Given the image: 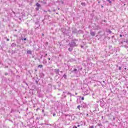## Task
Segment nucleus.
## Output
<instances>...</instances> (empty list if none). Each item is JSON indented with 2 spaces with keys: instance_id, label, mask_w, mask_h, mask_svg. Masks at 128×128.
I'll return each instance as SVG.
<instances>
[{
  "instance_id": "1",
  "label": "nucleus",
  "mask_w": 128,
  "mask_h": 128,
  "mask_svg": "<svg viewBox=\"0 0 128 128\" xmlns=\"http://www.w3.org/2000/svg\"><path fill=\"white\" fill-rule=\"evenodd\" d=\"M68 46H69L70 48H74V46H76V44L72 40L68 43Z\"/></svg>"
},
{
  "instance_id": "2",
  "label": "nucleus",
  "mask_w": 128,
  "mask_h": 128,
  "mask_svg": "<svg viewBox=\"0 0 128 128\" xmlns=\"http://www.w3.org/2000/svg\"><path fill=\"white\" fill-rule=\"evenodd\" d=\"M72 72L75 74H78V70L76 68H74V70L72 71Z\"/></svg>"
},
{
  "instance_id": "3",
  "label": "nucleus",
  "mask_w": 128,
  "mask_h": 128,
  "mask_svg": "<svg viewBox=\"0 0 128 128\" xmlns=\"http://www.w3.org/2000/svg\"><path fill=\"white\" fill-rule=\"evenodd\" d=\"M54 72L56 74H60V69H55Z\"/></svg>"
},
{
  "instance_id": "4",
  "label": "nucleus",
  "mask_w": 128,
  "mask_h": 128,
  "mask_svg": "<svg viewBox=\"0 0 128 128\" xmlns=\"http://www.w3.org/2000/svg\"><path fill=\"white\" fill-rule=\"evenodd\" d=\"M81 108H86V104L84 102H82V104Z\"/></svg>"
},
{
  "instance_id": "5",
  "label": "nucleus",
  "mask_w": 128,
  "mask_h": 128,
  "mask_svg": "<svg viewBox=\"0 0 128 128\" xmlns=\"http://www.w3.org/2000/svg\"><path fill=\"white\" fill-rule=\"evenodd\" d=\"M90 34L92 36H96V32H94L92 31L90 32Z\"/></svg>"
},
{
  "instance_id": "6",
  "label": "nucleus",
  "mask_w": 128,
  "mask_h": 128,
  "mask_svg": "<svg viewBox=\"0 0 128 128\" xmlns=\"http://www.w3.org/2000/svg\"><path fill=\"white\" fill-rule=\"evenodd\" d=\"M72 32L73 34H76V32H78V30H76V28H74L72 30Z\"/></svg>"
},
{
  "instance_id": "7",
  "label": "nucleus",
  "mask_w": 128,
  "mask_h": 128,
  "mask_svg": "<svg viewBox=\"0 0 128 128\" xmlns=\"http://www.w3.org/2000/svg\"><path fill=\"white\" fill-rule=\"evenodd\" d=\"M36 6L38 7V8H40V4L38 2H37L36 4Z\"/></svg>"
},
{
  "instance_id": "8",
  "label": "nucleus",
  "mask_w": 128,
  "mask_h": 128,
  "mask_svg": "<svg viewBox=\"0 0 128 128\" xmlns=\"http://www.w3.org/2000/svg\"><path fill=\"white\" fill-rule=\"evenodd\" d=\"M27 54H32V50H28Z\"/></svg>"
},
{
  "instance_id": "9",
  "label": "nucleus",
  "mask_w": 128,
  "mask_h": 128,
  "mask_svg": "<svg viewBox=\"0 0 128 128\" xmlns=\"http://www.w3.org/2000/svg\"><path fill=\"white\" fill-rule=\"evenodd\" d=\"M21 40H26V38H24V37H22V36Z\"/></svg>"
},
{
  "instance_id": "10",
  "label": "nucleus",
  "mask_w": 128,
  "mask_h": 128,
  "mask_svg": "<svg viewBox=\"0 0 128 128\" xmlns=\"http://www.w3.org/2000/svg\"><path fill=\"white\" fill-rule=\"evenodd\" d=\"M11 46L12 48H14L16 46V44L15 43H12Z\"/></svg>"
},
{
  "instance_id": "11",
  "label": "nucleus",
  "mask_w": 128,
  "mask_h": 128,
  "mask_svg": "<svg viewBox=\"0 0 128 128\" xmlns=\"http://www.w3.org/2000/svg\"><path fill=\"white\" fill-rule=\"evenodd\" d=\"M62 78H64L65 80H66V74H64Z\"/></svg>"
},
{
  "instance_id": "12",
  "label": "nucleus",
  "mask_w": 128,
  "mask_h": 128,
  "mask_svg": "<svg viewBox=\"0 0 128 128\" xmlns=\"http://www.w3.org/2000/svg\"><path fill=\"white\" fill-rule=\"evenodd\" d=\"M69 52H72V48H68Z\"/></svg>"
},
{
  "instance_id": "13",
  "label": "nucleus",
  "mask_w": 128,
  "mask_h": 128,
  "mask_svg": "<svg viewBox=\"0 0 128 128\" xmlns=\"http://www.w3.org/2000/svg\"><path fill=\"white\" fill-rule=\"evenodd\" d=\"M43 66L42 64H40L38 66V68H42Z\"/></svg>"
},
{
  "instance_id": "14",
  "label": "nucleus",
  "mask_w": 128,
  "mask_h": 128,
  "mask_svg": "<svg viewBox=\"0 0 128 128\" xmlns=\"http://www.w3.org/2000/svg\"><path fill=\"white\" fill-rule=\"evenodd\" d=\"M80 108H82V106L80 105L77 106V108H78V110H80Z\"/></svg>"
},
{
  "instance_id": "15",
  "label": "nucleus",
  "mask_w": 128,
  "mask_h": 128,
  "mask_svg": "<svg viewBox=\"0 0 128 128\" xmlns=\"http://www.w3.org/2000/svg\"><path fill=\"white\" fill-rule=\"evenodd\" d=\"M81 4H82V6H86V3H84V2H82Z\"/></svg>"
},
{
  "instance_id": "16",
  "label": "nucleus",
  "mask_w": 128,
  "mask_h": 128,
  "mask_svg": "<svg viewBox=\"0 0 128 128\" xmlns=\"http://www.w3.org/2000/svg\"><path fill=\"white\" fill-rule=\"evenodd\" d=\"M98 126H102V124H100V123H99V124H98Z\"/></svg>"
},
{
  "instance_id": "17",
  "label": "nucleus",
  "mask_w": 128,
  "mask_h": 128,
  "mask_svg": "<svg viewBox=\"0 0 128 128\" xmlns=\"http://www.w3.org/2000/svg\"><path fill=\"white\" fill-rule=\"evenodd\" d=\"M124 42H126V44H128V40H124Z\"/></svg>"
},
{
  "instance_id": "18",
  "label": "nucleus",
  "mask_w": 128,
  "mask_h": 128,
  "mask_svg": "<svg viewBox=\"0 0 128 128\" xmlns=\"http://www.w3.org/2000/svg\"><path fill=\"white\" fill-rule=\"evenodd\" d=\"M107 32H108V34H110L112 32V31L110 30H107Z\"/></svg>"
},
{
  "instance_id": "19",
  "label": "nucleus",
  "mask_w": 128,
  "mask_h": 128,
  "mask_svg": "<svg viewBox=\"0 0 128 128\" xmlns=\"http://www.w3.org/2000/svg\"><path fill=\"white\" fill-rule=\"evenodd\" d=\"M41 76H44V73H41L40 74Z\"/></svg>"
},
{
  "instance_id": "20",
  "label": "nucleus",
  "mask_w": 128,
  "mask_h": 128,
  "mask_svg": "<svg viewBox=\"0 0 128 128\" xmlns=\"http://www.w3.org/2000/svg\"><path fill=\"white\" fill-rule=\"evenodd\" d=\"M104 100L100 101V104H104Z\"/></svg>"
},
{
  "instance_id": "21",
  "label": "nucleus",
  "mask_w": 128,
  "mask_h": 128,
  "mask_svg": "<svg viewBox=\"0 0 128 128\" xmlns=\"http://www.w3.org/2000/svg\"><path fill=\"white\" fill-rule=\"evenodd\" d=\"M36 10H40V7H36Z\"/></svg>"
},
{
  "instance_id": "22",
  "label": "nucleus",
  "mask_w": 128,
  "mask_h": 128,
  "mask_svg": "<svg viewBox=\"0 0 128 128\" xmlns=\"http://www.w3.org/2000/svg\"><path fill=\"white\" fill-rule=\"evenodd\" d=\"M107 2H108L109 3L112 4V1L110 0H106Z\"/></svg>"
},
{
  "instance_id": "23",
  "label": "nucleus",
  "mask_w": 128,
  "mask_h": 128,
  "mask_svg": "<svg viewBox=\"0 0 128 128\" xmlns=\"http://www.w3.org/2000/svg\"><path fill=\"white\" fill-rule=\"evenodd\" d=\"M124 47L126 48H128V46H126V45H124Z\"/></svg>"
},
{
  "instance_id": "24",
  "label": "nucleus",
  "mask_w": 128,
  "mask_h": 128,
  "mask_svg": "<svg viewBox=\"0 0 128 128\" xmlns=\"http://www.w3.org/2000/svg\"><path fill=\"white\" fill-rule=\"evenodd\" d=\"M119 70H122V67L120 66L118 68Z\"/></svg>"
},
{
  "instance_id": "25",
  "label": "nucleus",
  "mask_w": 128,
  "mask_h": 128,
  "mask_svg": "<svg viewBox=\"0 0 128 128\" xmlns=\"http://www.w3.org/2000/svg\"><path fill=\"white\" fill-rule=\"evenodd\" d=\"M68 94H70V96H72L70 93V92H68Z\"/></svg>"
},
{
  "instance_id": "26",
  "label": "nucleus",
  "mask_w": 128,
  "mask_h": 128,
  "mask_svg": "<svg viewBox=\"0 0 128 128\" xmlns=\"http://www.w3.org/2000/svg\"><path fill=\"white\" fill-rule=\"evenodd\" d=\"M56 116V113H54V114H53V116Z\"/></svg>"
},
{
  "instance_id": "27",
  "label": "nucleus",
  "mask_w": 128,
  "mask_h": 128,
  "mask_svg": "<svg viewBox=\"0 0 128 128\" xmlns=\"http://www.w3.org/2000/svg\"><path fill=\"white\" fill-rule=\"evenodd\" d=\"M46 56H48V54H46L44 56V58H46Z\"/></svg>"
},
{
  "instance_id": "28",
  "label": "nucleus",
  "mask_w": 128,
  "mask_h": 128,
  "mask_svg": "<svg viewBox=\"0 0 128 128\" xmlns=\"http://www.w3.org/2000/svg\"><path fill=\"white\" fill-rule=\"evenodd\" d=\"M62 96H64V98H66V95H64V94L62 95Z\"/></svg>"
},
{
  "instance_id": "29",
  "label": "nucleus",
  "mask_w": 128,
  "mask_h": 128,
  "mask_svg": "<svg viewBox=\"0 0 128 128\" xmlns=\"http://www.w3.org/2000/svg\"><path fill=\"white\" fill-rule=\"evenodd\" d=\"M82 100H84V98L82 97Z\"/></svg>"
},
{
  "instance_id": "30",
  "label": "nucleus",
  "mask_w": 128,
  "mask_h": 128,
  "mask_svg": "<svg viewBox=\"0 0 128 128\" xmlns=\"http://www.w3.org/2000/svg\"><path fill=\"white\" fill-rule=\"evenodd\" d=\"M8 74L7 72L5 73V76H8Z\"/></svg>"
},
{
  "instance_id": "31",
  "label": "nucleus",
  "mask_w": 128,
  "mask_h": 128,
  "mask_svg": "<svg viewBox=\"0 0 128 128\" xmlns=\"http://www.w3.org/2000/svg\"><path fill=\"white\" fill-rule=\"evenodd\" d=\"M90 128H94V126H90Z\"/></svg>"
},
{
  "instance_id": "32",
  "label": "nucleus",
  "mask_w": 128,
  "mask_h": 128,
  "mask_svg": "<svg viewBox=\"0 0 128 128\" xmlns=\"http://www.w3.org/2000/svg\"><path fill=\"white\" fill-rule=\"evenodd\" d=\"M48 60H50V57H48Z\"/></svg>"
},
{
  "instance_id": "33",
  "label": "nucleus",
  "mask_w": 128,
  "mask_h": 128,
  "mask_svg": "<svg viewBox=\"0 0 128 128\" xmlns=\"http://www.w3.org/2000/svg\"><path fill=\"white\" fill-rule=\"evenodd\" d=\"M6 40H7V42H9V41H10V39L8 38V39Z\"/></svg>"
},
{
  "instance_id": "34",
  "label": "nucleus",
  "mask_w": 128,
  "mask_h": 128,
  "mask_svg": "<svg viewBox=\"0 0 128 128\" xmlns=\"http://www.w3.org/2000/svg\"><path fill=\"white\" fill-rule=\"evenodd\" d=\"M77 126H78V128H80V126L79 124H78V125Z\"/></svg>"
},
{
  "instance_id": "35",
  "label": "nucleus",
  "mask_w": 128,
  "mask_h": 128,
  "mask_svg": "<svg viewBox=\"0 0 128 128\" xmlns=\"http://www.w3.org/2000/svg\"><path fill=\"white\" fill-rule=\"evenodd\" d=\"M122 35L120 34V38H122Z\"/></svg>"
},
{
  "instance_id": "36",
  "label": "nucleus",
  "mask_w": 128,
  "mask_h": 128,
  "mask_svg": "<svg viewBox=\"0 0 128 128\" xmlns=\"http://www.w3.org/2000/svg\"><path fill=\"white\" fill-rule=\"evenodd\" d=\"M98 35H96V38H98Z\"/></svg>"
},
{
  "instance_id": "37",
  "label": "nucleus",
  "mask_w": 128,
  "mask_h": 128,
  "mask_svg": "<svg viewBox=\"0 0 128 128\" xmlns=\"http://www.w3.org/2000/svg\"><path fill=\"white\" fill-rule=\"evenodd\" d=\"M49 64H52V62H49Z\"/></svg>"
},
{
  "instance_id": "38",
  "label": "nucleus",
  "mask_w": 128,
  "mask_h": 128,
  "mask_svg": "<svg viewBox=\"0 0 128 128\" xmlns=\"http://www.w3.org/2000/svg\"><path fill=\"white\" fill-rule=\"evenodd\" d=\"M100 28H98L97 29V30H100Z\"/></svg>"
},
{
  "instance_id": "39",
  "label": "nucleus",
  "mask_w": 128,
  "mask_h": 128,
  "mask_svg": "<svg viewBox=\"0 0 128 128\" xmlns=\"http://www.w3.org/2000/svg\"><path fill=\"white\" fill-rule=\"evenodd\" d=\"M42 36H44V34H42Z\"/></svg>"
},
{
  "instance_id": "40",
  "label": "nucleus",
  "mask_w": 128,
  "mask_h": 128,
  "mask_svg": "<svg viewBox=\"0 0 128 128\" xmlns=\"http://www.w3.org/2000/svg\"><path fill=\"white\" fill-rule=\"evenodd\" d=\"M102 8H104V6H102Z\"/></svg>"
},
{
  "instance_id": "41",
  "label": "nucleus",
  "mask_w": 128,
  "mask_h": 128,
  "mask_svg": "<svg viewBox=\"0 0 128 128\" xmlns=\"http://www.w3.org/2000/svg\"><path fill=\"white\" fill-rule=\"evenodd\" d=\"M124 70H126V68H124Z\"/></svg>"
},
{
  "instance_id": "42",
  "label": "nucleus",
  "mask_w": 128,
  "mask_h": 128,
  "mask_svg": "<svg viewBox=\"0 0 128 128\" xmlns=\"http://www.w3.org/2000/svg\"><path fill=\"white\" fill-rule=\"evenodd\" d=\"M36 84H38V81H36Z\"/></svg>"
},
{
  "instance_id": "43",
  "label": "nucleus",
  "mask_w": 128,
  "mask_h": 128,
  "mask_svg": "<svg viewBox=\"0 0 128 128\" xmlns=\"http://www.w3.org/2000/svg\"><path fill=\"white\" fill-rule=\"evenodd\" d=\"M60 72L62 73V71H61Z\"/></svg>"
},
{
  "instance_id": "44",
  "label": "nucleus",
  "mask_w": 128,
  "mask_h": 128,
  "mask_svg": "<svg viewBox=\"0 0 128 128\" xmlns=\"http://www.w3.org/2000/svg\"><path fill=\"white\" fill-rule=\"evenodd\" d=\"M45 62L46 64V61H45Z\"/></svg>"
},
{
  "instance_id": "45",
  "label": "nucleus",
  "mask_w": 128,
  "mask_h": 128,
  "mask_svg": "<svg viewBox=\"0 0 128 128\" xmlns=\"http://www.w3.org/2000/svg\"><path fill=\"white\" fill-rule=\"evenodd\" d=\"M45 62L46 64V61H45Z\"/></svg>"
},
{
  "instance_id": "46",
  "label": "nucleus",
  "mask_w": 128,
  "mask_h": 128,
  "mask_svg": "<svg viewBox=\"0 0 128 128\" xmlns=\"http://www.w3.org/2000/svg\"><path fill=\"white\" fill-rule=\"evenodd\" d=\"M64 94H66V92H64Z\"/></svg>"
},
{
  "instance_id": "47",
  "label": "nucleus",
  "mask_w": 128,
  "mask_h": 128,
  "mask_svg": "<svg viewBox=\"0 0 128 128\" xmlns=\"http://www.w3.org/2000/svg\"><path fill=\"white\" fill-rule=\"evenodd\" d=\"M100 40V38H98V40Z\"/></svg>"
},
{
  "instance_id": "48",
  "label": "nucleus",
  "mask_w": 128,
  "mask_h": 128,
  "mask_svg": "<svg viewBox=\"0 0 128 128\" xmlns=\"http://www.w3.org/2000/svg\"><path fill=\"white\" fill-rule=\"evenodd\" d=\"M76 94H78V93H76Z\"/></svg>"
},
{
  "instance_id": "49",
  "label": "nucleus",
  "mask_w": 128,
  "mask_h": 128,
  "mask_svg": "<svg viewBox=\"0 0 128 128\" xmlns=\"http://www.w3.org/2000/svg\"><path fill=\"white\" fill-rule=\"evenodd\" d=\"M98 4H100V2H98Z\"/></svg>"
}]
</instances>
